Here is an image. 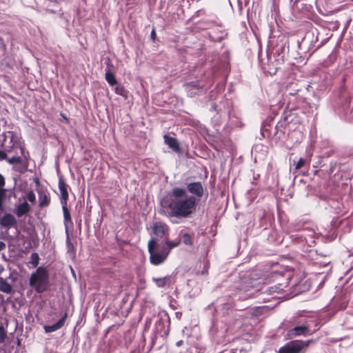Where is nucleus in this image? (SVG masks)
<instances>
[{"mask_svg": "<svg viewBox=\"0 0 353 353\" xmlns=\"http://www.w3.org/2000/svg\"><path fill=\"white\" fill-rule=\"evenodd\" d=\"M27 199L29 201L34 203L36 201L34 193L32 191L29 192L27 194Z\"/></svg>", "mask_w": 353, "mask_h": 353, "instance_id": "2f4dec72", "label": "nucleus"}, {"mask_svg": "<svg viewBox=\"0 0 353 353\" xmlns=\"http://www.w3.org/2000/svg\"><path fill=\"white\" fill-rule=\"evenodd\" d=\"M236 327H237V328L240 327L241 326V325H242L241 321H239V322L238 321H236Z\"/></svg>", "mask_w": 353, "mask_h": 353, "instance_id": "37998d69", "label": "nucleus"}, {"mask_svg": "<svg viewBox=\"0 0 353 353\" xmlns=\"http://www.w3.org/2000/svg\"><path fill=\"white\" fill-rule=\"evenodd\" d=\"M152 281L155 283L157 288H163L171 285V276L168 275L163 277H152Z\"/></svg>", "mask_w": 353, "mask_h": 353, "instance_id": "ddd939ff", "label": "nucleus"}, {"mask_svg": "<svg viewBox=\"0 0 353 353\" xmlns=\"http://www.w3.org/2000/svg\"><path fill=\"white\" fill-rule=\"evenodd\" d=\"M163 138H164L165 143L174 152H179L181 151L179 142L176 138L172 137L168 134H165Z\"/></svg>", "mask_w": 353, "mask_h": 353, "instance_id": "4468645a", "label": "nucleus"}, {"mask_svg": "<svg viewBox=\"0 0 353 353\" xmlns=\"http://www.w3.org/2000/svg\"><path fill=\"white\" fill-rule=\"evenodd\" d=\"M105 79L110 85H115L118 83L114 74L110 71L109 64L105 68Z\"/></svg>", "mask_w": 353, "mask_h": 353, "instance_id": "a211bd4d", "label": "nucleus"}, {"mask_svg": "<svg viewBox=\"0 0 353 353\" xmlns=\"http://www.w3.org/2000/svg\"><path fill=\"white\" fill-rule=\"evenodd\" d=\"M6 158H7L6 153L3 151H0V161L6 159Z\"/></svg>", "mask_w": 353, "mask_h": 353, "instance_id": "f704fd0d", "label": "nucleus"}, {"mask_svg": "<svg viewBox=\"0 0 353 353\" xmlns=\"http://www.w3.org/2000/svg\"><path fill=\"white\" fill-rule=\"evenodd\" d=\"M65 234H66V245H67L68 250H70V248H73V245L70 241V234H69L68 230H65Z\"/></svg>", "mask_w": 353, "mask_h": 353, "instance_id": "7c9ffc66", "label": "nucleus"}, {"mask_svg": "<svg viewBox=\"0 0 353 353\" xmlns=\"http://www.w3.org/2000/svg\"><path fill=\"white\" fill-rule=\"evenodd\" d=\"M348 312H349L350 314L353 315V310H352V311H348Z\"/></svg>", "mask_w": 353, "mask_h": 353, "instance_id": "de8ad7c7", "label": "nucleus"}, {"mask_svg": "<svg viewBox=\"0 0 353 353\" xmlns=\"http://www.w3.org/2000/svg\"><path fill=\"white\" fill-rule=\"evenodd\" d=\"M7 161L8 162V163H10L11 165L19 164L21 163V158L20 157L14 156L11 158H9L7 160Z\"/></svg>", "mask_w": 353, "mask_h": 353, "instance_id": "bb28decb", "label": "nucleus"}, {"mask_svg": "<svg viewBox=\"0 0 353 353\" xmlns=\"http://www.w3.org/2000/svg\"><path fill=\"white\" fill-rule=\"evenodd\" d=\"M181 241H172L169 240H166L164 243H161V246L163 249H168V254L170 252V250L177 247L180 244Z\"/></svg>", "mask_w": 353, "mask_h": 353, "instance_id": "5701e85b", "label": "nucleus"}, {"mask_svg": "<svg viewBox=\"0 0 353 353\" xmlns=\"http://www.w3.org/2000/svg\"><path fill=\"white\" fill-rule=\"evenodd\" d=\"M161 204L168 217L185 219L195 213L197 199L188 196L185 188L176 187L163 198Z\"/></svg>", "mask_w": 353, "mask_h": 353, "instance_id": "f257e3e1", "label": "nucleus"}, {"mask_svg": "<svg viewBox=\"0 0 353 353\" xmlns=\"http://www.w3.org/2000/svg\"><path fill=\"white\" fill-rule=\"evenodd\" d=\"M39 254L36 252H33L30 255V263L32 265L34 268L37 267L39 264Z\"/></svg>", "mask_w": 353, "mask_h": 353, "instance_id": "a878e982", "label": "nucleus"}, {"mask_svg": "<svg viewBox=\"0 0 353 353\" xmlns=\"http://www.w3.org/2000/svg\"><path fill=\"white\" fill-rule=\"evenodd\" d=\"M29 285L39 294L46 292L49 286L48 270L42 266L38 267L36 271L32 273L29 279Z\"/></svg>", "mask_w": 353, "mask_h": 353, "instance_id": "7ed1b4c3", "label": "nucleus"}, {"mask_svg": "<svg viewBox=\"0 0 353 353\" xmlns=\"http://www.w3.org/2000/svg\"><path fill=\"white\" fill-rule=\"evenodd\" d=\"M314 342L313 339L292 341L280 347L279 353H304L309 345Z\"/></svg>", "mask_w": 353, "mask_h": 353, "instance_id": "39448f33", "label": "nucleus"}, {"mask_svg": "<svg viewBox=\"0 0 353 353\" xmlns=\"http://www.w3.org/2000/svg\"><path fill=\"white\" fill-rule=\"evenodd\" d=\"M170 318L165 314L159 317L154 325V332L157 336H167L169 334Z\"/></svg>", "mask_w": 353, "mask_h": 353, "instance_id": "423d86ee", "label": "nucleus"}, {"mask_svg": "<svg viewBox=\"0 0 353 353\" xmlns=\"http://www.w3.org/2000/svg\"><path fill=\"white\" fill-rule=\"evenodd\" d=\"M4 268L2 265L0 264V274L3 271Z\"/></svg>", "mask_w": 353, "mask_h": 353, "instance_id": "49530a36", "label": "nucleus"}, {"mask_svg": "<svg viewBox=\"0 0 353 353\" xmlns=\"http://www.w3.org/2000/svg\"><path fill=\"white\" fill-rule=\"evenodd\" d=\"M6 248V244L3 241H0V251L4 250Z\"/></svg>", "mask_w": 353, "mask_h": 353, "instance_id": "a19ab883", "label": "nucleus"}, {"mask_svg": "<svg viewBox=\"0 0 353 353\" xmlns=\"http://www.w3.org/2000/svg\"><path fill=\"white\" fill-rule=\"evenodd\" d=\"M282 127H283V123H281V122H279V123H277V125H276V130L277 131H279V130H281V128Z\"/></svg>", "mask_w": 353, "mask_h": 353, "instance_id": "58836bf2", "label": "nucleus"}, {"mask_svg": "<svg viewBox=\"0 0 353 353\" xmlns=\"http://www.w3.org/2000/svg\"><path fill=\"white\" fill-rule=\"evenodd\" d=\"M29 210L30 205L26 201H25L17 207L16 212L17 216L18 217H21L26 214L29 212Z\"/></svg>", "mask_w": 353, "mask_h": 353, "instance_id": "6ab92c4d", "label": "nucleus"}, {"mask_svg": "<svg viewBox=\"0 0 353 353\" xmlns=\"http://www.w3.org/2000/svg\"><path fill=\"white\" fill-rule=\"evenodd\" d=\"M150 37H151V39H152V40L153 41H155V39H156V32H155V29L154 28H153L152 30L151 31Z\"/></svg>", "mask_w": 353, "mask_h": 353, "instance_id": "c9c22d12", "label": "nucleus"}, {"mask_svg": "<svg viewBox=\"0 0 353 353\" xmlns=\"http://www.w3.org/2000/svg\"><path fill=\"white\" fill-rule=\"evenodd\" d=\"M5 185L4 177L0 174V187H3Z\"/></svg>", "mask_w": 353, "mask_h": 353, "instance_id": "4c0bfd02", "label": "nucleus"}, {"mask_svg": "<svg viewBox=\"0 0 353 353\" xmlns=\"http://www.w3.org/2000/svg\"><path fill=\"white\" fill-rule=\"evenodd\" d=\"M185 353H189L188 352H185Z\"/></svg>", "mask_w": 353, "mask_h": 353, "instance_id": "8fccbe9b", "label": "nucleus"}, {"mask_svg": "<svg viewBox=\"0 0 353 353\" xmlns=\"http://www.w3.org/2000/svg\"><path fill=\"white\" fill-rule=\"evenodd\" d=\"M183 343H184V342H183V340H179V341H178L176 343V345L177 347H179V346L182 345L183 344Z\"/></svg>", "mask_w": 353, "mask_h": 353, "instance_id": "79ce46f5", "label": "nucleus"}, {"mask_svg": "<svg viewBox=\"0 0 353 353\" xmlns=\"http://www.w3.org/2000/svg\"><path fill=\"white\" fill-rule=\"evenodd\" d=\"M228 117L230 119H232V117H233V114L231 111L228 112Z\"/></svg>", "mask_w": 353, "mask_h": 353, "instance_id": "c03bdc74", "label": "nucleus"}, {"mask_svg": "<svg viewBox=\"0 0 353 353\" xmlns=\"http://www.w3.org/2000/svg\"><path fill=\"white\" fill-rule=\"evenodd\" d=\"M6 331L2 325H0V343H3L6 341Z\"/></svg>", "mask_w": 353, "mask_h": 353, "instance_id": "cd10ccee", "label": "nucleus"}, {"mask_svg": "<svg viewBox=\"0 0 353 353\" xmlns=\"http://www.w3.org/2000/svg\"><path fill=\"white\" fill-rule=\"evenodd\" d=\"M288 52V46H286V41L281 39L276 42L275 46H272V50L268 49L267 51V66L261 59V54H259V59L261 62L263 69L268 70V72L271 74H275L276 70L283 64L286 54Z\"/></svg>", "mask_w": 353, "mask_h": 353, "instance_id": "f03ea898", "label": "nucleus"}, {"mask_svg": "<svg viewBox=\"0 0 353 353\" xmlns=\"http://www.w3.org/2000/svg\"><path fill=\"white\" fill-rule=\"evenodd\" d=\"M306 163V160L303 158H300L297 162H294L295 169L299 170L303 167Z\"/></svg>", "mask_w": 353, "mask_h": 353, "instance_id": "c756f323", "label": "nucleus"}, {"mask_svg": "<svg viewBox=\"0 0 353 353\" xmlns=\"http://www.w3.org/2000/svg\"><path fill=\"white\" fill-rule=\"evenodd\" d=\"M287 90L289 91V94H291V95H294L296 94V92H294V90H290V88L289 86H287ZM299 90V88L294 90V92H298Z\"/></svg>", "mask_w": 353, "mask_h": 353, "instance_id": "e433bc0d", "label": "nucleus"}, {"mask_svg": "<svg viewBox=\"0 0 353 353\" xmlns=\"http://www.w3.org/2000/svg\"><path fill=\"white\" fill-rule=\"evenodd\" d=\"M311 322L307 321L304 324L297 325L290 329L288 332V335L290 338L299 336H307L314 333L316 330H311Z\"/></svg>", "mask_w": 353, "mask_h": 353, "instance_id": "0eeeda50", "label": "nucleus"}, {"mask_svg": "<svg viewBox=\"0 0 353 353\" xmlns=\"http://www.w3.org/2000/svg\"><path fill=\"white\" fill-rule=\"evenodd\" d=\"M339 113L341 117L350 121H353V105L348 99H346L343 105L339 108Z\"/></svg>", "mask_w": 353, "mask_h": 353, "instance_id": "9d476101", "label": "nucleus"}, {"mask_svg": "<svg viewBox=\"0 0 353 353\" xmlns=\"http://www.w3.org/2000/svg\"><path fill=\"white\" fill-rule=\"evenodd\" d=\"M179 234L181 236V241L183 243H184L186 245H193L192 238L190 234L184 232L183 230H181Z\"/></svg>", "mask_w": 353, "mask_h": 353, "instance_id": "4be33fe9", "label": "nucleus"}, {"mask_svg": "<svg viewBox=\"0 0 353 353\" xmlns=\"http://www.w3.org/2000/svg\"><path fill=\"white\" fill-rule=\"evenodd\" d=\"M59 189L61 192V204L66 203V201L68 199V192L67 190V184L65 183L62 177H60L59 179Z\"/></svg>", "mask_w": 353, "mask_h": 353, "instance_id": "2eb2a0df", "label": "nucleus"}, {"mask_svg": "<svg viewBox=\"0 0 353 353\" xmlns=\"http://www.w3.org/2000/svg\"><path fill=\"white\" fill-rule=\"evenodd\" d=\"M186 192L191 194L190 196H194L197 198H201L203 195V187L201 182L196 181V182H192L187 183L186 185Z\"/></svg>", "mask_w": 353, "mask_h": 353, "instance_id": "1a4fd4ad", "label": "nucleus"}, {"mask_svg": "<svg viewBox=\"0 0 353 353\" xmlns=\"http://www.w3.org/2000/svg\"><path fill=\"white\" fill-rule=\"evenodd\" d=\"M62 209L63 212V223L66 230H68V223H70L71 224H72V223L71 220L70 213L66 206V203L62 204Z\"/></svg>", "mask_w": 353, "mask_h": 353, "instance_id": "f3484780", "label": "nucleus"}, {"mask_svg": "<svg viewBox=\"0 0 353 353\" xmlns=\"http://www.w3.org/2000/svg\"><path fill=\"white\" fill-rule=\"evenodd\" d=\"M68 314L65 312L63 316L56 323L52 325H45L44 330L46 333L53 332L61 329L65 324Z\"/></svg>", "mask_w": 353, "mask_h": 353, "instance_id": "f8f14e48", "label": "nucleus"}, {"mask_svg": "<svg viewBox=\"0 0 353 353\" xmlns=\"http://www.w3.org/2000/svg\"><path fill=\"white\" fill-rule=\"evenodd\" d=\"M221 353H225V352H222Z\"/></svg>", "mask_w": 353, "mask_h": 353, "instance_id": "09e8293b", "label": "nucleus"}, {"mask_svg": "<svg viewBox=\"0 0 353 353\" xmlns=\"http://www.w3.org/2000/svg\"><path fill=\"white\" fill-rule=\"evenodd\" d=\"M347 301L345 299L343 300L341 303L339 304V309L340 310H344L347 307Z\"/></svg>", "mask_w": 353, "mask_h": 353, "instance_id": "473e14b6", "label": "nucleus"}, {"mask_svg": "<svg viewBox=\"0 0 353 353\" xmlns=\"http://www.w3.org/2000/svg\"><path fill=\"white\" fill-rule=\"evenodd\" d=\"M150 254V262L154 265H159L164 263L168 256V249H163L158 240L152 238L148 243Z\"/></svg>", "mask_w": 353, "mask_h": 353, "instance_id": "20e7f679", "label": "nucleus"}, {"mask_svg": "<svg viewBox=\"0 0 353 353\" xmlns=\"http://www.w3.org/2000/svg\"><path fill=\"white\" fill-rule=\"evenodd\" d=\"M281 284H279V285L271 286L270 287L266 292H268L269 294H274V293H281L283 291Z\"/></svg>", "mask_w": 353, "mask_h": 353, "instance_id": "393cba45", "label": "nucleus"}, {"mask_svg": "<svg viewBox=\"0 0 353 353\" xmlns=\"http://www.w3.org/2000/svg\"><path fill=\"white\" fill-rule=\"evenodd\" d=\"M114 92L116 94L121 95V96H125L126 95V90L123 86H116L114 88Z\"/></svg>", "mask_w": 353, "mask_h": 353, "instance_id": "c85d7f7f", "label": "nucleus"}, {"mask_svg": "<svg viewBox=\"0 0 353 353\" xmlns=\"http://www.w3.org/2000/svg\"><path fill=\"white\" fill-rule=\"evenodd\" d=\"M152 230L157 237L155 238L157 240V239H163L168 235V226L162 223H154L153 224Z\"/></svg>", "mask_w": 353, "mask_h": 353, "instance_id": "9b49d317", "label": "nucleus"}, {"mask_svg": "<svg viewBox=\"0 0 353 353\" xmlns=\"http://www.w3.org/2000/svg\"><path fill=\"white\" fill-rule=\"evenodd\" d=\"M183 88L190 97H194L203 92V86L199 81H194L183 84Z\"/></svg>", "mask_w": 353, "mask_h": 353, "instance_id": "6e6552de", "label": "nucleus"}, {"mask_svg": "<svg viewBox=\"0 0 353 353\" xmlns=\"http://www.w3.org/2000/svg\"><path fill=\"white\" fill-rule=\"evenodd\" d=\"M235 328H230V327H228L225 329V332H228L230 330L231 332H232Z\"/></svg>", "mask_w": 353, "mask_h": 353, "instance_id": "a18cd8bd", "label": "nucleus"}, {"mask_svg": "<svg viewBox=\"0 0 353 353\" xmlns=\"http://www.w3.org/2000/svg\"><path fill=\"white\" fill-rule=\"evenodd\" d=\"M210 110H212V111H216L217 110V105H216V103H214L212 104Z\"/></svg>", "mask_w": 353, "mask_h": 353, "instance_id": "ea45409f", "label": "nucleus"}, {"mask_svg": "<svg viewBox=\"0 0 353 353\" xmlns=\"http://www.w3.org/2000/svg\"><path fill=\"white\" fill-rule=\"evenodd\" d=\"M3 199V191L0 190V211L2 210V203Z\"/></svg>", "mask_w": 353, "mask_h": 353, "instance_id": "72a5a7b5", "label": "nucleus"}, {"mask_svg": "<svg viewBox=\"0 0 353 353\" xmlns=\"http://www.w3.org/2000/svg\"><path fill=\"white\" fill-rule=\"evenodd\" d=\"M0 291L6 294H11L12 292V287L3 278H0Z\"/></svg>", "mask_w": 353, "mask_h": 353, "instance_id": "aec40b11", "label": "nucleus"}, {"mask_svg": "<svg viewBox=\"0 0 353 353\" xmlns=\"http://www.w3.org/2000/svg\"><path fill=\"white\" fill-rule=\"evenodd\" d=\"M255 290L252 287L245 291V294H240L239 296V299L245 300L249 298L254 296Z\"/></svg>", "mask_w": 353, "mask_h": 353, "instance_id": "b1692460", "label": "nucleus"}, {"mask_svg": "<svg viewBox=\"0 0 353 353\" xmlns=\"http://www.w3.org/2000/svg\"><path fill=\"white\" fill-rule=\"evenodd\" d=\"M39 206L41 208L48 206L50 204V199L48 195L44 192L39 193Z\"/></svg>", "mask_w": 353, "mask_h": 353, "instance_id": "412c9836", "label": "nucleus"}, {"mask_svg": "<svg viewBox=\"0 0 353 353\" xmlns=\"http://www.w3.org/2000/svg\"><path fill=\"white\" fill-rule=\"evenodd\" d=\"M17 220L11 214H6L0 220V223L3 227L10 228L15 225Z\"/></svg>", "mask_w": 353, "mask_h": 353, "instance_id": "dca6fc26", "label": "nucleus"}]
</instances>
